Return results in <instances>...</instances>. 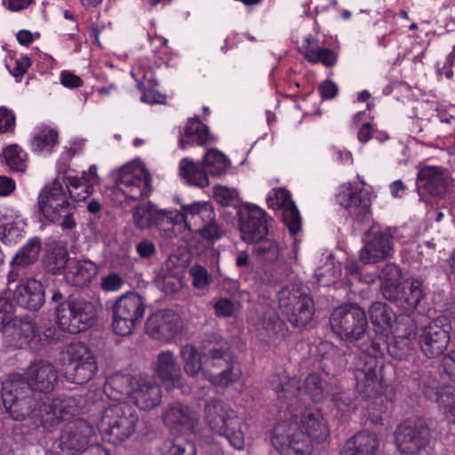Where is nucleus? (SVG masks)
<instances>
[{
	"instance_id": "a18cd8bd",
	"label": "nucleus",
	"mask_w": 455,
	"mask_h": 455,
	"mask_svg": "<svg viewBox=\"0 0 455 455\" xmlns=\"http://www.w3.org/2000/svg\"><path fill=\"white\" fill-rule=\"evenodd\" d=\"M425 296L423 283L418 279H413L400 288V298L398 302L406 311L414 310Z\"/></svg>"
},
{
	"instance_id": "49530a36",
	"label": "nucleus",
	"mask_w": 455,
	"mask_h": 455,
	"mask_svg": "<svg viewBox=\"0 0 455 455\" xmlns=\"http://www.w3.org/2000/svg\"><path fill=\"white\" fill-rule=\"evenodd\" d=\"M203 164L206 172L212 176L226 174L231 165L228 157L216 148H211L206 151L203 158Z\"/></svg>"
},
{
	"instance_id": "79ce46f5",
	"label": "nucleus",
	"mask_w": 455,
	"mask_h": 455,
	"mask_svg": "<svg viewBox=\"0 0 455 455\" xmlns=\"http://www.w3.org/2000/svg\"><path fill=\"white\" fill-rule=\"evenodd\" d=\"M425 395L431 400H435L440 410L451 422H455V388L443 387L442 388H427Z\"/></svg>"
},
{
	"instance_id": "e433bc0d",
	"label": "nucleus",
	"mask_w": 455,
	"mask_h": 455,
	"mask_svg": "<svg viewBox=\"0 0 455 455\" xmlns=\"http://www.w3.org/2000/svg\"><path fill=\"white\" fill-rule=\"evenodd\" d=\"M197 419V414L181 403L171 405L164 413V424L178 430L191 429Z\"/></svg>"
},
{
	"instance_id": "7c9ffc66",
	"label": "nucleus",
	"mask_w": 455,
	"mask_h": 455,
	"mask_svg": "<svg viewBox=\"0 0 455 455\" xmlns=\"http://www.w3.org/2000/svg\"><path fill=\"white\" fill-rule=\"evenodd\" d=\"M315 29L317 36H306L299 46V52L311 63H322L325 67L334 66L337 62L336 53L321 42L317 26Z\"/></svg>"
},
{
	"instance_id": "bb28decb",
	"label": "nucleus",
	"mask_w": 455,
	"mask_h": 455,
	"mask_svg": "<svg viewBox=\"0 0 455 455\" xmlns=\"http://www.w3.org/2000/svg\"><path fill=\"white\" fill-rule=\"evenodd\" d=\"M369 315L376 331L384 338H388L390 333H395V331L396 333H405L409 331H414L413 328L402 323H394L395 314L386 303L379 301L372 303L369 308Z\"/></svg>"
},
{
	"instance_id": "4d7b16f0",
	"label": "nucleus",
	"mask_w": 455,
	"mask_h": 455,
	"mask_svg": "<svg viewBox=\"0 0 455 455\" xmlns=\"http://www.w3.org/2000/svg\"><path fill=\"white\" fill-rule=\"evenodd\" d=\"M213 307L218 317H235L241 311V304L228 298L218 299Z\"/></svg>"
},
{
	"instance_id": "f3484780",
	"label": "nucleus",
	"mask_w": 455,
	"mask_h": 455,
	"mask_svg": "<svg viewBox=\"0 0 455 455\" xmlns=\"http://www.w3.org/2000/svg\"><path fill=\"white\" fill-rule=\"evenodd\" d=\"M396 449L407 455H414L425 449L430 440V431L420 421L407 420L401 423L395 433Z\"/></svg>"
},
{
	"instance_id": "c9c22d12",
	"label": "nucleus",
	"mask_w": 455,
	"mask_h": 455,
	"mask_svg": "<svg viewBox=\"0 0 455 455\" xmlns=\"http://www.w3.org/2000/svg\"><path fill=\"white\" fill-rule=\"evenodd\" d=\"M154 372L164 383H172V387L180 385V367L174 354L170 350L161 351L154 363Z\"/></svg>"
},
{
	"instance_id": "a19ab883",
	"label": "nucleus",
	"mask_w": 455,
	"mask_h": 455,
	"mask_svg": "<svg viewBox=\"0 0 455 455\" xmlns=\"http://www.w3.org/2000/svg\"><path fill=\"white\" fill-rule=\"evenodd\" d=\"M269 385L283 403L286 400H295L296 403H298L297 398L301 393V387L297 378L273 375L270 377Z\"/></svg>"
},
{
	"instance_id": "4468645a",
	"label": "nucleus",
	"mask_w": 455,
	"mask_h": 455,
	"mask_svg": "<svg viewBox=\"0 0 455 455\" xmlns=\"http://www.w3.org/2000/svg\"><path fill=\"white\" fill-rule=\"evenodd\" d=\"M66 354L65 373L69 381L82 385L94 376L98 370L97 363L86 345L73 342L68 347Z\"/></svg>"
},
{
	"instance_id": "5701e85b",
	"label": "nucleus",
	"mask_w": 455,
	"mask_h": 455,
	"mask_svg": "<svg viewBox=\"0 0 455 455\" xmlns=\"http://www.w3.org/2000/svg\"><path fill=\"white\" fill-rule=\"evenodd\" d=\"M170 212L171 210H161L150 202L141 204L133 211V221L139 228L144 229L155 226L164 232L165 235L171 236L172 220Z\"/></svg>"
},
{
	"instance_id": "ea45409f",
	"label": "nucleus",
	"mask_w": 455,
	"mask_h": 455,
	"mask_svg": "<svg viewBox=\"0 0 455 455\" xmlns=\"http://www.w3.org/2000/svg\"><path fill=\"white\" fill-rule=\"evenodd\" d=\"M378 446L375 435L361 432L346 443L341 455H374Z\"/></svg>"
},
{
	"instance_id": "5fc2aeb1",
	"label": "nucleus",
	"mask_w": 455,
	"mask_h": 455,
	"mask_svg": "<svg viewBox=\"0 0 455 455\" xmlns=\"http://www.w3.org/2000/svg\"><path fill=\"white\" fill-rule=\"evenodd\" d=\"M69 260L66 250H58L52 251L47 256L45 266L49 272L56 275L67 268Z\"/></svg>"
},
{
	"instance_id": "c85d7f7f",
	"label": "nucleus",
	"mask_w": 455,
	"mask_h": 455,
	"mask_svg": "<svg viewBox=\"0 0 455 455\" xmlns=\"http://www.w3.org/2000/svg\"><path fill=\"white\" fill-rule=\"evenodd\" d=\"M449 183V172L442 167L425 166L418 172V189H424L432 196H443Z\"/></svg>"
},
{
	"instance_id": "1a4fd4ad",
	"label": "nucleus",
	"mask_w": 455,
	"mask_h": 455,
	"mask_svg": "<svg viewBox=\"0 0 455 455\" xmlns=\"http://www.w3.org/2000/svg\"><path fill=\"white\" fill-rule=\"evenodd\" d=\"M63 295L54 291L52 301L60 303L55 309L56 323L60 329L69 333L84 331L91 327L98 315L97 307L86 300L61 302Z\"/></svg>"
},
{
	"instance_id": "423d86ee",
	"label": "nucleus",
	"mask_w": 455,
	"mask_h": 455,
	"mask_svg": "<svg viewBox=\"0 0 455 455\" xmlns=\"http://www.w3.org/2000/svg\"><path fill=\"white\" fill-rule=\"evenodd\" d=\"M38 210L48 221L60 226L63 229L76 227L74 207L68 200L60 175L40 191L37 198Z\"/></svg>"
},
{
	"instance_id": "6e6d98bb",
	"label": "nucleus",
	"mask_w": 455,
	"mask_h": 455,
	"mask_svg": "<svg viewBox=\"0 0 455 455\" xmlns=\"http://www.w3.org/2000/svg\"><path fill=\"white\" fill-rule=\"evenodd\" d=\"M84 146L83 140H76L71 142L69 148H66L61 153L60 160L57 164V172L59 175L65 174L68 171V163L77 153L81 152Z\"/></svg>"
},
{
	"instance_id": "603ef678",
	"label": "nucleus",
	"mask_w": 455,
	"mask_h": 455,
	"mask_svg": "<svg viewBox=\"0 0 455 455\" xmlns=\"http://www.w3.org/2000/svg\"><path fill=\"white\" fill-rule=\"evenodd\" d=\"M40 252V241L30 239L16 254L15 261L20 265H28L35 262Z\"/></svg>"
},
{
	"instance_id": "c03bdc74",
	"label": "nucleus",
	"mask_w": 455,
	"mask_h": 455,
	"mask_svg": "<svg viewBox=\"0 0 455 455\" xmlns=\"http://www.w3.org/2000/svg\"><path fill=\"white\" fill-rule=\"evenodd\" d=\"M180 175L187 183L204 188L209 185L208 174L204 167L186 157L180 162Z\"/></svg>"
},
{
	"instance_id": "7ed1b4c3",
	"label": "nucleus",
	"mask_w": 455,
	"mask_h": 455,
	"mask_svg": "<svg viewBox=\"0 0 455 455\" xmlns=\"http://www.w3.org/2000/svg\"><path fill=\"white\" fill-rule=\"evenodd\" d=\"M180 355L188 376L195 377L202 372L213 386L228 387L242 376V371L229 354L228 344L225 340L211 342L201 351L192 345H186L181 347Z\"/></svg>"
},
{
	"instance_id": "20e7f679",
	"label": "nucleus",
	"mask_w": 455,
	"mask_h": 455,
	"mask_svg": "<svg viewBox=\"0 0 455 455\" xmlns=\"http://www.w3.org/2000/svg\"><path fill=\"white\" fill-rule=\"evenodd\" d=\"M390 335H392V342L388 341L389 337L382 340L372 339L367 348V355L356 361L355 377L357 388L369 396L377 393L380 387L377 358L388 351L393 357L403 359L411 350L416 334L414 331H409L405 333L395 332Z\"/></svg>"
},
{
	"instance_id": "dca6fc26",
	"label": "nucleus",
	"mask_w": 455,
	"mask_h": 455,
	"mask_svg": "<svg viewBox=\"0 0 455 455\" xmlns=\"http://www.w3.org/2000/svg\"><path fill=\"white\" fill-rule=\"evenodd\" d=\"M394 253L393 237L387 229L373 224L365 233L359 259L363 264H375L390 258Z\"/></svg>"
},
{
	"instance_id": "39448f33",
	"label": "nucleus",
	"mask_w": 455,
	"mask_h": 455,
	"mask_svg": "<svg viewBox=\"0 0 455 455\" xmlns=\"http://www.w3.org/2000/svg\"><path fill=\"white\" fill-rule=\"evenodd\" d=\"M105 392L113 400L129 398L143 411L157 407L162 400L161 387L155 380L149 377L129 373H115L110 376Z\"/></svg>"
},
{
	"instance_id": "de8ad7c7",
	"label": "nucleus",
	"mask_w": 455,
	"mask_h": 455,
	"mask_svg": "<svg viewBox=\"0 0 455 455\" xmlns=\"http://www.w3.org/2000/svg\"><path fill=\"white\" fill-rule=\"evenodd\" d=\"M329 385L323 382L317 373L309 374L303 386V392L315 403L323 402L329 395Z\"/></svg>"
},
{
	"instance_id": "2f4dec72",
	"label": "nucleus",
	"mask_w": 455,
	"mask_h": 455,
	"mask_svg": "<svg viewBox=\"0 0 455 455\" xmlns=\"http://www.w3.org/2000/svg\"><path fill=\"white\" fill-rule=\"evenodd\" d=\"M99 274V266L90 259H70L64 271L65 281L73 286L89 284Z\"/></svg>"
},
{
	"instance_id": "58836bf2",
	"label": "nucleus",
	"mask_w": 455,
	"mask_h": 455,
	"mask_svg": "<svg viewBox=\"0 0 455 455\" xmlns=\"http://www.w3.org/2000/svg\"><path fill=\"white\" fill-rule=\"evenodd\" d=\"M381 292L390 301H397L400 298L402 272L398 266L387 264L379 275Z\"/></svg>"
},
{
	"instance_id": "f257e3e1",
	"label": "nucleus",
	"mask_w": 455,
	"mask_h": 455,
	"mask_svg": "<svg viewBox=\"0 0 455 455\" xmlns=\"http://www.w3.org/2000/svg\"><path fill=\"white\" fill-rule=\"evenodd\" d=\"M299 416L277 423L272 434V443L282 455H310L314 443H320L330 431L322 411L315 407L298 408Z\"/></svg>"
},
{
	"instance_id": "37998d69",
	"label": "nucleus",
	"mask_w": 455,
	"mask_h": 455,
	"mask_svg": "<svg viewBox=\"0 0 455 455\" xmlns=\"http://www.w3.org/2000/svg\"><path fill=\"white\" fill-rule=\"evenodd\" d=\"M283 330V323L275 312L267 313L257 323V337L267 343H275Z\"/></svg>"
},
{
	"instance_id": "4c0bfd02",
	"label": "nucleus",
	"mask_w": 455,
	"mask_h": 455,
	"mask_svg": "<svg viewBox=\"0 0 455 455\" xmlns=\"http://www.w3.org/2000/svg\"><path fill=\"white\" fill-rule=\"evenodd\" d=\"M58 145V133L49 126H37L34 129L31 139V150L40 156L50 155Z\"/></svg>"
},
{
	"instance_id": "774afa93",
	"label": "nucleus",
	"mask_w": 455,
	"mask_h": 455,
	"mask_svg": "<svg viewBox=\"0 0 455 455\" xmlns=\"http://www.w3.org/2000/svg\"><path fill=\"white\" fill-rule=\"evenodd\" d=\"M60 78L61 84L66 88L75 89L83 85L82 79L68 70L61 71Z\"/></svg>"
},
{
	"instance_id": "0eeeda50",
	"label": "nucleus",
	"mask_w": 455,
	"mask_h": 455,
	"mask_svg": "<svg viewBox=\"0 0 455 455\" xmlns=\"http://www.w3.org/2000/svg\"><path fill=\"white\" fill-rule=\"evenodd\" d=\"M205 420L212 431L225 436L235 449L244 448L246 423L233 409L220 401H209L205 405Z\"/></svg>"
},
{
	"instance_id": "aec40b11",
	"label": "nucleus",
	"mask_w": 455,
	"mask_h": 455,
	"mask_svg": "<svg viewBox=\"0 0 455 455\" xmlns=\"http://www.w3.org/2000/svg\"><path fill=\"white\" fill-rule=\"evenodd\" d=\"M450 330L445 317H437L429 323L419 339L422 352L429 358L442 355L450 342Z\"/></svg>"
},
{
	"instance_id": "f8f14e48",
	"label": "nucleus",
	"mask_w": 455,
	"mask_h": 455,
	"mask_svg": "<svg viewBox=\"0 0 455 455\" xmlns=\"http://www.w3.org/2000/svg\"><path fill=\"white\" fill-rule=\"evenodd\" d=\"M330 326L341 340L358 341L364 336L368 326L365 311L355 304L338 307L330 316Z\"/></svg>"
},
{
	"instance_id": "864d4df0",
	"label": "nucleus",
	"mask_w": 455,
	"mask_h": 455,
	"mask_svg": "<svg viewBox=\"0 0 455 455\" xmlns=\"http://www.w3.org/2000/svg\"><path fill=\"white\" fill-rule=\"evenodd\" d=\"M149 40L154 49L155 56L158 60L156 66H160L162 63L169 66L172 60V55L170 49L167 45V39L160 36H149Z\"/></svg>"
},
{
	"instance_id": "cd10ccee",
	"label": "nucleus",
	"mask_w": 455,
	"mask_h": 455,
	"mask_svg": "<svg viewBox=\"0 0 455 455\" xmlns=\"http://www.w3.org/2000/svg\"><path fill=\"white\" fill-rule=\"evenodd\" d=\"M12 298L21 307L37 310L44 302L43 284L34 278H24L16 285Z\"/></svg>"
},
{
	"instance_id": "052dcab7",
	"label": "nucleus",
	"mask_w": 455,
	"mask_h": 455,
	"mask_svg": "<svg viewBox=\"0 0 455 455\" xmlns=\"http://www.w3.org/2000/svg\"><path fill=\"white\" fill-rule=\"evenodd\" d=\"M238 196L235 189L218 185L213 188V198L221 205H231Z\"/></svg>"
},
{
	"instance_id": "338daca9",
	"label": "nucleus",
	"mask_w": 455,
	"mask_h": 455,
	"mask_svg": "<svg viewBox=\"0 0 455 455\" xmlns=\"http://www.w3.org/2000/svg\"><path fill=\"white\" fill-rule=\"evenodd\" d=\"M15 125V116L13 113L4 108H0V132H6L13 129Z\"/></svg>"
},
{
	"instance_id": "680f3d73",
	"label": "nucleus",
	"mask_w": 455,
	"mask_h": 455,
	"mask_svg": "<svg viewBox=\"0 0 455 455\" xmlns=\"http://www.w3.org/2000/svg\"><path fill=\"white\" fill-rule=\"evenodd\" d=\"M30 65V59L27 55H20L18 58L11 59L6 64L11 74L14 76L24 75Z\"/></svg>"
},
{
	"instance_id": "c756f323",
	"label": "nucleus",
	"mask_w": 455,
	"mask_h": 455,
	"mask_svg": "<svg viewBox=\"0 0 455 455\" xmlns=\"http://www.w3.org/2000/svg\"><path fill=\"white\" fill-rule=\"evenodd\" d=\"M27 226L25 218L12 207L0 209V239L5 243H15L22 237Z\"/></svg>"
},
{
	"instance_id": "13d9d810",
	"label": "nucleus",
	"mask_w": 455,
	"mask_h": 455,
	"mask_svg": "<svg viewBox=\"0 0 455 455\" xmlns=\"http://www.w3.org/2000/svg\"><path fill=\"white\" fill-rule=\"evenodd\" d=\"M163 455H196V450L194 444H184L178 441L168 440L162 447Z\"/></svg>"
},
{
	"instance_id": "473e14b6",
	"label": "nucleus",
	"mask_w": 455,
	"mask_h": 455,
	"mask_svg": "<svg viewBox=\"0 0 455 455\" xmlns=\"http://www.w3.org/2000/svg\"><path fill=\"white\" fill-rule=\"evenodd\" d=\"M92 435V427L84 419L69 423L60 436L62 450L80 451L85 447Z\"/></svg>"
},
{
	"instance_id": "09e8293b",
	"label": "nucleus",
	"mask_w": 455,
	"mask_h": 455,
	"mask_svg": "<svg viewBox=\"0 0 455 455\" xmlns=\"http://www.w3.org/2000/svg\"><path fill=\"white\" fill-rule=\"evenodd\" d=\"M156 285L165 293H174L181 286L178 273L170 269L169 265L159 268L155 276Z\"/></svg>"
},
{
	"instance_id": "a211bd4d",
	"label": "nucleus",
	"mask_w": 455,
	"mask_h": 455,
	"mask_svg": "<svg viewBox=\"0 0 455 455\" xmlns=\"http://www.w3.org/2000/svg\"><path fill=\"white\" fill-rule=\"evenodd\" d=\"M336 199L358 221L369 223L371 220V195L368 191L347 182L339 186Z\"/></svg>"
},
{
	"instance_id": "bf43d9fd",
	"label": "nucleus",
	"mask_w": 455,
	"mask_h": 455,
	"mask_svg": "<svg viewBox=\"0 0 455 455\" xmlns=\"http://www.w3.org/2000/svg\"><path fill=\"white\" fill-rule=\"evenodd\" d=\"M192 283L196 289H204L212 283V276L207 269L201 265H193L189 268Z\"/></svg>"
},
{
	"instance_id": "393cba45",
	"label": "nucleus",
	"mask_w": 455,
	"mask_h": 455,
	"mask_svg": "<svg viewBox=\"0 0 455 455\" xmlns=\"http://www.w3.org/2000/svg\"><path fill=\"white\" fill-rule=\"evenodd\" d=\"M57 370L47 361H35L30 363L25 371L26 384L35 391H52L57 383Z\"/></svg>"
},
{
	"instance_id": "6ab92c4d",
	"label": "nucleus",
	"mask_w": 455,
	"mask_h": 455,
	"mask_svg": "<svg viewBox=\"0 0 455 455\" xmlns=\"http://www.w3.org/2000/svg\"><path fill=\"white\" fill-rule=\"evenodd\" d=\"M13 315V304L7 297L0 298V329L6 339L7 346L21 348L28 345L35 336V327L30 322L21 323L19 326L10 324Z\"/></svg>"
},
{
	"instance_id": "6e6552de",
	"label": "nucleus",
	"mask_w": 455,
	"mask_h": 455,
	"mask_svg": "<svg viewBox=\"0 0 455 455\" xmlns=\"http://www.w3.org/2000/svg\"><path fill=\"white\" fill-rule=\"evenodd\" d=\"M240 231L242 239L248 243H257L256 253L264 260L275 261L280 255L278 244L272 240H262L267 232L266 212L257 205L246 207V214L241 218Z\"/></svg>"
},
{
	"instance_id": "9d476101",
	"label": "nucleus",
	"mask_w": 455,
	"mask_h": 455,
	"mask_svg": "<svg viewBox=\"0 0 455 455\" xmlns=\"http://www.w3.org/2000/svg\"><path fill=\"white\" fill-rule=\"evenodd\" d=\"M138 420L135 409L121 402L106 408L99 427L107 442L119 445L133 435Z\"/></svg>"
},
{
	"instance_id": "e2e57ef3",
	"label": "nucleus",
	"mask_w": 455,
	"mask_h": 455,
	"mask_svg": "<svg viewBox=\"0 0 455 455\" xmlns=\"http://www.w3.org/2000/svg\"><path fill=\"white\" fill-rule=\"evenodd\" d=\"M195 232L200 233L202 237L207 241H214L222 235V230L213 220H208L197 228Z\"/></svg>"
},
{
	"instance_id": "0e129e2a",
	"label": "nucleus",
	"mask_w": 455,
	"mask_h": 455,
	"mask_svg": "<svg viewBox=\"0 0 455 455\" xmlns=\"http://www.w3.org/2000/svg\"><path fill=\"white\" fill-rule=\"evenodd\" d=\"M124 283V281L119 274L110 273L102 276L100 287L104 291L114 292L119 291Z\"/></svg>"
},
{
	"instance_id": "8fccbe9b",
	"label": "nucleus",
	"mask_w": 455,
	"mask_h": 455,
	"mask_svg": "<svg viewBox=\"0 0 455 455\" xmlns=\"http://www.w3.org/2000/svg\"><path fill=\"white\" fill-rule=\"evenodd\" d=\"M340 272L339 264L335 262L331 254H329L325 263L315 270V277L319 284L328 286L335 282Z\"/></svg>"
},
{
	"instance_id": "69168bd1",
	"label": "nucleus",
	"mask_w": 455,
	"mask_h": 455,
	"mask_svg": "<svg viewBox=\"0 0 455 455\" xmlns=\"http://www.w3.org/2000/svg\"><path fill=\"white\" fill-rule=\"evenodd\" d=\"M331 402L337 409L338 413L345 414L353 409L350 397L345 393L335 394L331 397Z\"/></svg>"
},
{
	"instance_id": "2eb2a0df",
	"label": "nucleus",
	"mask_w": 455,
	"mask_h": 455,
	"mask_svg": "<svg viewBox=\"0 0 455 455\" xmlns=\"http://www.w3.org/2000/svg\"><path fill=\"white\" fill-rule=\"evenodd\" d=\"M279 307L289 322L298 327L308 323L315 313L312 299L294 286L280 291Z\"/></svg>"
},
{
	"instance_id": "f03ea898",
	"label": "nucleus",
	"mask_w": 455,
	"mask_h": 455,
	"mask_svg": "<svg viewBox=\"0 0 455 455\" xmlns=\"http://www.w3.org/2000/svg\"><path fill=\"white\" fill-rule=\"evenodd\" d=\"M20 379V376L13 375L2 386L3 403L12 419L23 420L33 415V418L39 417L42 426L49 429L78 413L79 406L74 397H57L44 402L38 410H32L36 402L33 397L21 396L25 384Z\"/></svg>"
},
{
	"instance_id": "ddd939ff",
	"label": "nucleus",
	"mask_w": 455,
	"mask_h": 455,
	"mask_svg": "<svg viewBox=\"0 0 455 455\" xmlns=\"http://www.w3.org/2000/svg\"><path fill=\"white\" fill-rule=\"evenodd\" d=\"M145 310V302L139 294L122 295L113 306V331L120 336L130 335L142 320Z\"/></svg>"
},
{
	"instance_id": "72a5a7b5",
	"label": "nucleus",
	"mask_w": 455,
	"mask_h": 455,
	"mask_svg": "<svg viewBox=\"0 0 455 455\" xmlns=\"http://www.w3.org/2000/svg\"><path fill=\"white\" fill-rule=\"evenodd\" d=\"M97 170L96 165H91L81 177L70 175L67 178V181L63 180L73 200L84 201L92 194V188L100 183Z\"/></svg>"
},
{
	"instance_id": "3c124183",
	"label": "nucleus",
	"mask_w": 455,
	"mask_h": 455,
	"mask_svg": "<svg viewBox=\"0 0 455 455\" xmlns=\"http://www.w3.org/2000/svg\"><path fill=\"white\" fill-rule=\"evenodd\" d=\"M3 158L13 172H23L27 168V155L17 145L7 147L3 152Z\"/></svg>"
},
{
	"instance_id": "412c9836",
	"label": "nucleus",
	"mask_w": 455,
	"mask_h": 455,
	"mask_svg": "<svg viewBox=\"0 0 455 455\" xmlns=\"http://www.w3.org/2000/svg\"><path fill=\"white\" fill-rule=\"evenodd\" d=\"M172 232L178 225L184 224L189 230L196 231L204 223L214 219L212 206L207 202H196L191 204H184L180 211L171 210Z\"/></svg>"
},
{
	"instance_id": "f704fd0d",
	"label": "nucleus",
	"mask_w": 455,
	"mask_h": 455,
	"mask_svg": "<svg viewBox=\"0 0 455 455\" xmlns=\"http://www.w3.org/2000/svg\"><path fill=\"white\" fill-rule=\"evenodd\" d=\"M214 140L207 126L195 116L188 120L184 132L179 137V145L180 148L188 149L194 146H204Z\"/></svg>"
},
{
	"instance_id": "4be33fe9",
	"label": "nucleus",
	"mask_w": 455,
	"mask_h": 455,
	"mask_svg": "<svg viewBox=\"0 0 455 455\" xmlns=\"http://www.w3.org/2000/svg\"><path fill=\"white\" fill-rule=\"evenodd\" d=\"M131 74L137 82L138 89L142 92L141 101L147 104H164L165 95L154 89L156 84L154 66L150 64L148 58H140Z\"/></svg>"
},
{
	"instance_id": "a878e982",
	"label": "nucleus",
	"mask_w": 455,
	"mask_h": 455,
	"mask_svg": "<svg viewBox=\"0 0 455 455\" xmlns=\"http://www.w3.org/2000/svg\"><path fill=\"white\" fill-rule=\"evenodd\" d=\"M146 329L152 338L167 342L180 332V319L172 310L157 311L148 319Z\"/></svg>"
},
{
	"instance_id": "9b49d317",
	"label": "nucleus",
	"mask_w": 455,
	"mask_h": 455,
	"mask_svg": "<svg viewBox=\"0 0 455 455\" xmlns=\"http://www.w3.org/2000/svg\"><path fill=\"white\" fill-rule=\"evenodd\" d=\"M116 187L113 195L118 204L138 200L148 194L150 175L140 161L129 163L114 172Z\"/></svg>"
},
{
	"instance_id": "b1692460",
	"label": "nucleus",
	"mask_w": 455,
	"mask_h": 455,
	"mask_svg": "<svg viewBox=\"0 0 455 455\" xmlns=\"http://www.w3.org/2000/svg\"><path fill=\"white\" fill-rule=\"evenodd\" d=\"M267 202L270 208L282 210L283 220L291 234L300 230V214L288 190L283 188L272 189Z\"/></svg>"
}]
</instances>
